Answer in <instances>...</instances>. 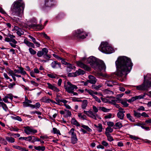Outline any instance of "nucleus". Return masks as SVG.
Listing matches in <instances>:
<instances>
[{"label":"nucleus","instance_id":"1","mask_svg":"<svg viewBox=\"0 0 151 151\" xmlns=\"http://www.w3.org/2000/svg\"><path fill=\"white\" fill-rule=\"evenodd\" d=\"M117 76L125 77L131 70L133 65L131 59L126 56L119 57L116 61Z\"/></svg>","mask_w":151,"mask_h":151},{"label":"nucleus","instance_id":"2","mask_svg":"<svg viewBox=\"0 0 151 151\" xmlns=\"http://www.w3.org/2000/svg\"><path fill=\"white\" fill-rule=\"evenodd\" d=\"M24 7V4L22 0H17L13 2L11 7L12 14L14 15L21 17Z\"/></svg>","mask_w":151,"mask_h":151},{"label":"nucleus","instance_id":"3","mask_svg":"<svg viewBox=\"0 0 151 151\" xmlns=\"http://www.w3.org/2000/svg\"><path fill=\"white\" fill-rule=\"evenodd\" d=\"M86 63L90 64L92 68L96 69L98 68L100 70H105L106 69L105 65L103 62L98 60L93 56H91L88 58Z\"/></svg>","mask_w":151,"mask_h":151},{"label":"nucleus","instance_id":"4","mask_svg":"<svg viewBox=\"0 0 151 151\" xmlns=\"http://www.w3.org/2000/svg\"><path fill=\"white\" fill-rule=\"evenodd\" d=\"M6 36L7 37H5V41L9 42L10 45L12 47L16 48L17 46L16 44L17 43V42L14 39L15 36L9 33Z\"/></svg>","mask_w":151,"mask_h":151},{"label":"nucleus","instance_id":"5","mask_svg":"<svg viewBox=\"0 0 151 151\" xmlns=\"http://www.w3.org/2000/svg\"><path fill=\"white\" fill-rule=\"evenodd\" d=\"M146 77L145 76H144V81L142 85L136 86L137 90H145L151 86V79L148 81L147 80L146 81Z\"/></svg>","mask_w":151,"mask_h":151},{"label":"nucleus","instance_id":"6","mask_svg":"<svg viewBox=\"0 0 151 151\" xmlns=\"http://www.w3.org/2000/svg\"><path fill=\"white\" fill-rule=\"evenodd\" d=\"M64 84V87L65 89L69 93L73 92V90L74 89L78 88L76 86L72 84L69 81H65Z\"/></svg>","mask_w":151,"mask_h":151},{"label":"nucleus","instance_id":"7","mask_svg":"<svg viewBox=\"0 0 151 151\" xmlns=\"http://www.w3.org/2000/svg\"><path fill=\"white\" fill-rule=\"evenodd\" d=\"M73 35L78 39H83L85 38L87 35L83 29H81L75 30L73 33Z\"/></svg>","mask_w":151,"mask_h":151},{"label":"nucleus","instance_id":"8","mask_svg":"<svg viewBox=\"0 0 151 151\" xmlns=\"http://www.w3.org/2000/svg\"><path fill=\"white\" fill-rule=\"evenodd\" d=\"M24 131L27 135L33 134L37 132L36 130L34 129L32 127L29 126L24 127Z\"/></svg>","mask_w":151,"mask_h":151},{"label":"nucleus","instance_id":"9","mask_svg":"<svg viewBox=\"0 0 151 151\" xmlns=\"http://www.w3.org/2000/svg\"><path fill=\"white\" fill-rule=\"evenodd\" d=\"M55 4L54 0H45L44 6L45 7H51Z\"/></svg>","mask_w":151,"mask_h":151},{"label":"nucleus","instance_id":"10","mask_svg":"<svg viewBox=\"0 0 151 151\" xmlns=\"http://www.w3.org/2000/svg\"><path fill=\"white\" fill-rule=\"evenodd\" d=\"M109 45L107 42H102L99 47V49L100 51L104 53L105 50L104 49L106 50V48Z\"/></svg>","mask_w":151,"mask_h":151},{"label":"nucleus","instance_id":"11","mask_svg":"<svg viewBox=\"0 0 151 151\" xmlns=\"http://www.w3.org/2000/svg\"><path fill=\"white\" fill-rule=\"evenodd\" d=\"M47 84L48 85L47 88L49 89L56 92H58L60 91L59 89L56 86L55 84H52L49 83H47Z\"/></svg>","mask_w":151,"mask_h":151},{"label":"nucleus","instance_id":"12","mask_svg":"<svg viewBox=\"0 0 151 151\" xmlns=\"http://www.w3.org/2000/svg\"><path fill=\"white\" fill-rule=\"evenodd\" d=\"M77 65L81 68H83L86 70L89 71L91 70V68L89 67L83 63L81 61H78L77 62Z\"/></svg>","mask_w":151,"mask_h":151},{"label":"nucleus","instance_id":"13","mask_svg":"<svg viewBox=\"0 0 151 151\" xmlns=\"http://www.w3.org/2000/svg\"><path fill=\"white\" fill-rule=\"evenodd\" d=\"M48 51V50L46 48H43L41 50L38 51L37 55L39 57H41L44 55L45 54L47 53Z\"/></svg>","mask_w":151,"mask_h":151},{"label":"nucleus","instance_id":"14","mask_svg":"<svg viewBox=\"0 0 151 151\" xmlns=\"http://www.w3.org/2000/svg\"><path fill=\"white\" fill-rule=\"evenodd\" d=\"M144 96L143 95H140L138 96L133 97L131 99L127 100V101L131 103L136 100H139L144 98Z\"/></svg>","mask_w":151,"mask_h":151},{"label":"nucleus","instance_id":"15","mask_svg":"<svg viewBox=\"0 0 151 151\" xmlns=\"http://www.w3.org/2000/svg\"><path fill=\"white\" fill-rule=\"evenodd\" d=\"M19 70L15 69L14 70V72L15 73H21L22 75H25L27 74L26 72L24 70L23 68L21 67H18Z\"/></svg>","mask_w":151,"mask_h":151},{"label":"nucleus","instance_id":"16","mask_svg":"<svg viewBox=\"0 0 151 151\" xmlns=\"http://www.w3.org/2000/svg\"><path fill=\"white\" fill-rule=\"evenodd\" d=\"M51 67L54 69H57L61 67V64L57 61H53L50 64Z\"/></svg>","mask_w":151,"mask_h":151},{"label":"nucleus","instance_id":"17","mask_svg":"<svg viewBox=\"0 0 151 151\" xmlns=\"http://www.w3.org/2000/svg\"><path fill=\"white\" fill-rule=\"evenodd\" d=\"M118 111L117 114V117L120 119H123L124 116V113H125V111L123 110H118Z\"/></svg>","mask_w":151,"mask_h":151},{"label":"nucleus","instance_id":"18","mask_svg":"<svg viewBox=\"0 0 151 151\" xmlns=\"http://www.w3.org/2000/svg\"><path fill=\"white\" fill-rule=\"evenodd\" d=\"M105 50L104 53L106 54H110L114 52L113 48L110 46L109 45L106 48V50Z\"/></svg>","mask_w":151,"mask_h":151},{"label":"nucleus","instance_id":"19","mask_svg":"<svg viewBox=\"0 0 151 151\" xmlns=\"http://www.w3.org/2000/svg\"><path fill=\"white\" fill-rule=\"evenodd\" d=\"M89 80L87 81L91 84H95L96 81V78L93 76L90 75L88 76Z\"/></svg>","mask_w":151,"mask_h":151},{"label":"nucleus","instance_id":"20","mask_svg":"<svg viewBox=\"0 0 151 151\" xmlns=\"http://www.w3.org/2000/svg\"><path fill=\"white\" fill-rule=\"evenodd\" d=\"M24 42L27 46L29 47H31L34 48H35L34 44L28 40H24Z\"/></svg>","mask_w":151,"mask_h":151},{"label":"nucleus","instance_id":"21","mask_svg":"<svg viewBox=\"0 0 151 151\" xmlns=\"http://www.w3.org/2000/svg\"><path fill=\"white\" fill-rule=\"evenodd\" d=\"M123 127L122 124L120 122H116L114 124L113 128L116 129H119Z\"/></svg>","mask_w":151,"mask_h":151},{"label":"nucleus","instance_id":"22","mask_svg":"<svg viewBox=\"0 0 151 151\" xmlns=\"http://www.w3.org/2000/svg\"><path fill=\"white\" fill-rule=\"evenodd\" d=\"M85 73V72L83 70L79 69L78 70H76L74 73V76H76L81 75H83Z\"/></svg>","mask_w":151,"mask_h":151},{"label":"nucleus","instance_id":"23","mask_svg":"<svg viewBox=\"0 0 151 151\" xmlns=\"http://www.w3.org/2000/svg\"><path fill=\"white\" fill-rule=\"evenodd\" d=\"M78 141V139L76 135L71 137V143L73 144L76 143Z\"/></svg>","mask_w":151,"mask_h":151},{"label":"nucleus","instance_id":"24","mask_svg":"<svg viewBox=\"0 0 151 151\" xmlns=\"http://www.w3.org/2000/svg\"><path fill=\"white\" fill-rule=\"evenodd\" d=\"M66 65V70L68 72L71 71L73 69V65H72L68 63Z\"/></svg>","mask_w":151,"mask_h":151},{"label":"nucleus","instance_id":"25","mask_svg":"<svg viewBox=\"0 0 151 151\" xmlns=\"http://www.w3.org/2000/svg\"><path fill=\"white\" fill-rule=\"evenodd\" d=\"M0 104L2 107L3 109L5 111H7L8 110V108L6 104L2 102H0Z\"/></svg>","mask_w":151,"mask_h":151},{"label":"nucleus","instance_id":"26","mask_svg":"<svg viewBox=\"0 0 151 151\" xmlns=\"http://www.w3.org/2000/svg\"><path fill=\"white\" fill-rule=\"evenodd\" d=\"M88 104V102L87 100H83L81 105L82 108L83 109H85L87 105Z\"/></svg>","mask_w":151,"mask_h":151},{"label":"nucleus","instance_id":"27","mask_svg":"<svg viewBox=\"0 0 151 151\" xmlns=\"http://www.w3.org/2000/svg\"><path fill=\"white\" fill-rule=\"evenodd\" d=\"M113 131V129L111 127H108L106 129L105 134H110Z\"/></svg>","mask_w":151,"mask_h":151},{"label":"nucleus","instance_id":"28","mask_svg":"<svg viewBox=\"0 0 151 151\" xmlns=\"http://www.w3.org/2000/svg\"><path fill=\"white\" fill-rule=\"evenodd\" d=\"M126 116L127 118L130 121V122H135L134 119L131 115L129 113L127 114Z\"/></svg>","mask_w":151,"mask_h":151},{"label":"nucleus","instance_id":"29","mask_svg":"<svg viewBox=\"0 0 151 151\" xmlns=\"http://www.w3.org/2000/svg\"><path fill=\"white\" fill-rule=\"evenodd\" d=\"M65 112L64 116L65 118L70 117L71 116V113L69 110H65Z\"/></svg>","mask_w":151,"mask_h":151},{"label":"nucleus","instance_id":"30","mask_svg":"<svg viewBox=\"0 0 151 151\" xmlns=\"http://www.w3.org/2000/svg\"><path fill=\"white\" fill-rule=\"evenodd\" d=\"M94 126L98 129V131L99 132H101L102 131V126L101 124H98V125L95 124Z\"/></svg>","mask_w":151,"mask_h":151},{"label":"nucleus","instance_id":"31","mask_svg":"<svg viewBox=\"0 0 151 151\" xmlns=\"http://www.w3.org/2000/svg\"><path fill=\"white\" fill-rule=\"evenodd\" d=\"M34 148L36 150H39V151H44L45 150V147L44 146H34Z\"/></svg>","mask_w":151,"mask_h":151},{"label":"nucleus","instance_id":"32","mask_svg":"<svg viewBox=\"0 0 151 151\" xmlns=\"http://www.w3.org/2000/svg\"><path fill=\"white\" fill-rule=\"evenodd\" d=\"M71 124L77 126H78L80 125L78 122L74 118H72V119L71 121Z\"/></svg>","mask_w":151,"mask_h":151},{"label":"nucleus","instance_id":"33","mask_svg":"<svg viewBox=\"0 0 151 151\" xmlns=\"http://www.w3.org/2000/svg\"><path fill=\"white\" fill-rule=\"evenodd\" d=\"M133 112V115L134 117L137 118H139L141 117V115L140 113L137 112L135 110H134Z\"/></svg>","mask_w":151,"mask_h":151},{"label":"nucleus","instance_id":"34","mask_svg":"<svg viewBox=\"0 0 151 151\" xmlns=\"http://www.w3.org/2000/svg\"><path fill=\"white\" fill-rule=\"evenodd\" d=\"M6 139L9 142L13 143L15 141V139L12 137H6Z\"/></svg>","mask_w":151,"mask_h":151},{"label":"nucleus","instance_id":"35","mask_svg":"<svg viewBox=\"0 0 151 151\" xmlns=\"http://www.w3.org/2000/svg\"><path fill=\"white\" fill-rule=\"evenodd\" d=\"M88 116L91 117L95 120L96 119V114L94 113L92 111H91L90 112V114L88 115Z\"/></svg>","mask_w":151,"mask_h":151},{"label":"nucleus","instance_id":"36","mask_svg":"<svg viewBox=\"0 0 151 151\" xmlns=\"http://www.w3.org/2000/svg\"><path fill=\"white\" fill-rule=\"evenodd\" d=\"M104 92L105 93L109 94L111 95H112L114 94V92L108 89H105L104 90Z\"/></svg>","mask_w":151,"mask_h":151},{"label":"nucleus","instance_id":"37","mask_svg":"<svg viewBox=\"0 0 151 151\" xmlns=\"http://www.w3.org/2000/svg\"><path fill=\"white\" fill-rule=\"evenodd\" d=\"M30 27L32 28H39L42 27V25L40 24H32L29 25Z\"/></svg>","mask_w":151,"mask_h":151},{"label":"nucleus","instance_id":"38","mask_svg":"<svg viewBox=\"0 0 151 151\" xmlns=\"http://www.w3.org/2000/svg\"><path fill=\"white\" fill-rule=\"evenodd\" d=\"M114 82L111 81H107L105 82V84L108 86H112L113 85Z\"/></svg>","mask_w":151,"mask_h":151},{"label":"nucleus","instance_id":"39","mask_svg":"<svg viewBox=\"0 0 151 151\" xmlns=\"http://www.w3.org/2000/svg\"><path fill=\"white\" fill-rule=\"evenodd\" d=\"M106 135L108 140L110 141L111 142L114 140V139L112 136L110 134H105Z\"/></svg>","mask_w":151,"mask_h":151},{"label":"nucleus","instance_id":"40","mask_svg":"<svg viewBox=\"0 0 151 151\" xmlns=\"http://www.w3.org/2000/svg\"><path fill=\"white\" fill-rule=\"evenodd\" d=\"M74 129L73 128H72L68 132L69 134L71 135V137L76 136V134L74 133Z\"/></svg>","mask_w":151,"mask_h":151},{"label":"nucleus","instance_id":"41","mask_svg":"<svg viewBox=\"0 0 151 151\" xmlns=\"http://www.w3.org/2000/svg\"><path fill=\"white\" fill-rule=\"evenodd\" d=\"M78 116L81 119H85L86 117L84 114H83V113H79L78 114Z\"/></svg>","mask_w":151,"mask_h":151},{"label":"nucleus","instance_id":"42","mask_svg":"<svg viewBox=\"0 0 151 151\" xmlns=\"http://www.w3.org/2000/svg\"><path fill=\"white\" fill-rule=\"evenodd\" d=\"M29 50L30 53L32 55H34L36 53V51L32 48L30 47L29 49Z\"/></svg>","mask_w":151,"mask_h":151},{"label":"nucleus","instance_id":"43","mask_svg":"<svg viewBox=\"0 0 151 151\" xmlns=\"http://www.w3.org/2000/svg\"><path fill=\"white\" fill-rule=\"evenodd\" d=\"M53 132L54 134H56L59 135L61 134L60 131L56 128L55 127L53 128Z\"/></svg>","mask_w":151,"mask_h":151},{"label":"nucleus","instance_id":"44","mask_svg":"<svg viewBox=\"0 0 151 151\" xmlns=\"http://www.w3.org/2000/svg\"><path fill=\"white\" fill-rule=\"evenodd\" d=\"M83 128L86 129L89 132H90L92 131L91 129L89 127L85 125H82L81 126Z\"/></svg>","mask_w":151,"mask_h":151},{"label":"nucleus","instance_id":"45","mask_svg":"<svg viewBox=\"0 0 151 151\" xmlns=\"http://www.w3.org/2000/svg\"><path fill=\"white\" fill-rule=\"evenodd\" d=\"M101 86H102L100 85L98 86L93 85L92 86V88L93 89H95L96 90H98L101 87Z\"/></svg>","mask_w":151,"mask_h":151},{"label":"nucleus","instance_id":"46","mask_svg":"<svg viewBox=\"0 0 151 151\" xmlns=\"http://www.w3.org/2000/svg\"><path fill=\"white\" fill-rule=\"evenodd\" d=\"M47 54H45L43 57L45 59L48 60L49 59L51 58V56L50 55H48Z\"/></svg>","mask_w":151,"mask_h":151},{"label":"nucleus","instance_id":"47","mask_svg":"<svg viewBox=\"0 0 151 151\" xmlns=\"http://www.w3.org/2000/svg\"><path fill=\"white\" fill-rule=\"evenodd\" d=\"M0 142L1 143L4 145H6L7 144L6 141L4 139L2 138H0Z\"/></svg>","mask_w":151,"mask_h":151},{"label":"nucleus","instance_id":"48","mask_svg":"<svg viewBox=\"0 0 151 151\" xmlns=\"http://www.w3.org/2000/svg\"><path fill=\"white\" fill-rule=\"evenodd\" d=\"M47 76L50 78H56L57 75L55 74H53L52 73L47 74Z\"/></svg>","mask_w":151,"mask_h":151},{"label":"nucleus","instance_id":"49","mask_svg":"<svg viewBox=\"0 0 151 151\" xmlns=\"http://www.w3.org/2000/svg\"><path fill=\"white\" fill-rule=\"evenodd\" d=\"M58 101V104L59 105H61V104H60V102H62L64 104V105L66 104L67 103L68 101L65 100L63 99H60V100Z\"/></svg>","mask_w":151,"mask_h":151},{"label":"nucleus","instance_id":"50","mask_svg":"<svg viewBox=\"0 0 151 151\" xmlns=\"http://www.w3.org/2000/svg\"><path fill=\"white\" fill-rule=\"evenodd\" d=\"M46 99L45 98H43L42 99V101L43 102H49L50 101L51 102L53 103L54 102L51 99H47L46 100V101H45V100H46ZM54 102L55 103V102Z\"/></svg>","mask_w":151,"mask_h":151},{"label":"nucleus","instance_id":"51","mask_svg":"<svg viewBox=\"0 0 151 151\" xmlns=\"http://www.w3.org/2000/svg\"><path fill=\"white\" fill-rule=\"evenodd\" d=\"M121 103L122 104L124 107H127L129 106V104L127 103V101H122L121 102Z\"/></svg>","mask_w":151,"mask_h":151},{"label":"nucleus","instance_id":"52","mask_svg":"<svg viewBox=\"0 0 151 151\" xmlns=\"http://www.w3.org/2000/svg\"><path fill=\"white\" fill-rule=\"evenodd\" d=\"M17 34L19 36H21L22 35H23L24 32L22 31L20 29V30H19L17 32Z\"/></svg>","mask_w":151,"mask_h":151},{"label":"nucleus","instance_id":"53","mask_svg":"<svg viewBox=\"0 0 151 151\" xmlns=\"http://www.w3.org/2000/svg\"><path fill=\"white\" fill-rule=\"evenodd\" d=\"M101 110L104 112H108L109 111H110L109 109H106V108L104 107H101Z\"/></svg>","mask_w":151,"mask_h":151},{"label":"nucleus","instance_id":"54","mask_svg":"<svg viewBox=\"0 0 151 151\" xmlns=\"http://www.w3.org/2000/svg\"><path fill=\"white\" fill-rule=\"evenodd\" d=\"M107 124L109 126L108 127H111L113 126L114 127V123L113 122H108L107 123Z\"/></svg>","mask_w":151,"mask_h":151},{"label":"nucleus","instance_id":"55","mask_svg":"<svg viewBox=\"0 0 151 151\" xmlns=\"http://www.w3.org/2000/svg\"><path fill=\"white\" fill-rule=\"evenodd\" d=\"M8 73L12 76H15V73H14V72L11 70H9Z\"/></svg>","mask_w":151,"mask_h":151},{"label":"nucleus","instance_id":"56","mask_svg":"<svg viewBox=\"0 0 151 151\" xmlns=\"http://www.w3.org/2000/svg\"><path fill=\"white\" fill-rule=\"evenodd\" d=\"M35 105V108L37 109H39L40 106V104L39 103L37 102L36 103Z\"/></svg>","mask_w":151,"mask_h":151},{"label":"nucleus","instance_id":"57","mask_svg":"<svg viewBox=\"0 0 151 151\" xmlns=\"http://www.w3.org/2000/svg\"><path fill=\"white\" fill-rule=\"evenodd\" d=\"M141 116L144 117H148L149 116L145 112H143L141 114Z\"/></svg>","mask_w":151,"mask_h":151},{"label":"nucleus","instance_id":"58","mask_svg":"<svg viewBox=\"0 0 151 151\" xmlns=\"http://www.w3.org/2000/svg\"><path fill=\"white\" fill-rule=\"evenodd\" d=\"M129 137L130 138L133 139L135 140H137L139 139L138 137L132 135H130L129 136Z\"/></svg>","mask_w":151,"mask_h":151},{"label":"nucleus","instance_id":"59","mask_svg":"<svg viewBox=\"0 0 151 151\" xmlns=\"http://www.w3.org/2000/svg\"><path fill=\"white\" fill-rule=\"evenodd\" d=\"M53 55L54 57L55 58H56L58 60H60L61 59H62V58L60 57L58 55H57L55 54H53Z\"/></svg>","mask_w":151,"mask_h":151},{"label":"nucleus","instance_id":"60","mask_svg":"<svg viewBox=\"0 0 151 151\" xmlns=\"http://www.w3.org/2000/svg\"><path fill=\"white\" fill-rule=\"evenodd\" d=\"M101 144L105 147H106L109 145L108 143L106 141H103L101 142Z\"/></svg>","mask_w":151,"mask_h":151},{"label":"nucleus","instance_id":"61","mask_svg":"<svg viewBox=\"0 0 151 151\" xmlns=\"http://www.w3.org/2000/svg\"><path fill=\"white\" fill-rule=\"evenodd\" d=\"M11 19H12L14 22H17L19 21V19L18 18L15 17H11Z\"/></svg>","mask_w":151,"mask_h":151},{"label":"nucleus","instance_id":"62","mask_svg":"<svg viewBox=\"0 0 151 151\" xmlns=\"http://www.w3.org/2000/svg\"><path fill=\"white\" fill-rule=\"evenodd\" d=\"M23 106L24 107H27L29 106V104L28 103L26 102H23Z\"/></svg>","mask_w":151,"mask_h":151},{"label":"nucleus","instance_id":"63","mask_svg":"<svg viewBox=\"0 0 151 151\" xmlns=\"http://www.w3.org/2000/svg\"><path fill=\"white\" fill-rule=\"evenodd\" d=\"M60 60H61V63L63 64H64V65H67V64H68V63L67 62L65 61V59H63V58H62V59H61Z\"/></svg>","mask_w":151,"mask_h":151},{"label":"nucleus","instance_id":"64","mask_svg":"<svg viewBox=\"0 0 151 151\" xmlns=\"http://www.w3.org/2000/svg\"><path fill=\"white\" fill-rule=\"evenodd\" d=\"M15 85V83H10L8 85V88H13V86Z\"/></svg>","mask_w":151,"mask_h":151}]
</instances>
